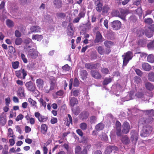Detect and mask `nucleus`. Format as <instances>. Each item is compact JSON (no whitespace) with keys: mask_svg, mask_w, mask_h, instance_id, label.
<instances>
[{"mask_svg":"<svg viewBox=\"0 0 154 154\" xmlns=\"http://www.w3.org/2000/svg\"><path fill=\"white\" fill-rule=\"evenodd\" d=\"M69 103L70 106L72 107L74 106L75 105L78 103V101L77 98L74 97L70 98Z\"/></svg>","mask_w":154,"mask_h":154,"instance_id":"nucleus-23","label":"nucleus"},{"mask_svg":"<svg viewBox=\"0 0 154 154\" xmlns=\"http://www.w3.org/2000/svg\"><path fill=\"white\" fill-rule=\"evenodd\" d=\"M121 140L123 144H128L130 142V140L127 135L122 137L121 138Z\"/></svg>","mask_w":154,"mask_h":154,"instance_id":"nucleus-25","label":"nucleus"},{"mask_svg":"<svg viewBox=\"0 0 154 154\" xmlns=\"http://www.w3.org/2000/svg\"><path fill=\"white\" fill-rule=\"evenodd\" d=\"M133 56L132 53L128 51L122 55L123 58V66H125L129 61L131 59Z\"/></svg>","mask_w":154,"mask_h":154,"instance_id":"nucleus-2","label":"nucleus"},{"mask_svg":"<svg viewBox=\"0 0 154 154\" xmlns=\"http://www.w3.org/2000/svg\"><path fill=\"white\" fill-rule=\"evenodd\" d=\"M28 102L32 105V106L33 107V108L34 109H37L38 107L36 105V103L35 101L33 100L31 98H28Z\"/></svg>","mask_w":154,"mask_h":154,"instance_id":"nucleus-36","label":"nucleus"},{"mask_svg":"<svg viewBox=\"0 0 154 154\" xmlns=\"http://www.w3.org/2000/svg\"><path fill=\"white\" fill-rule=\"evenodd\" d=\"M102 41V36L99 32H97L96 33V38L94 40L95 43H98Z\"/></svg>","mask_w":154,"mask_h":154,"instance_id":"nucleus-14","label":"nucleus"},{"mask_svg":"<svg viewBox=\"0 0 154 154\" xmlns=\"http://www.w3.org/2000/svg\"><path fill=\"white\" fill-rule=\"evenodd\" d=\"M38 54V52L36 49L32 48L29 50L27 53V55L29 57L35 59L37 57Z\"/></svg>","mask_w":154,"mask_h":154,"instance_id":"nucleus-4","label":"nucleus"},{"mask_svg":"<svg viewBox=\"0 0 154 154\" xmlns=\"http://www.w3.org/2000/svg\"><path fill=\"white\" fill-rule=\"evenodd\" d=\"M116 134L118 136H120L121 135V124L119 122L117 121L116 122Z\"/></svg>","mask_w":154,"mask_h":154,"instance_id":"nucleus-16","label":"nucleus"},{"mask_svg":"<svg viewBox=\"0 0 154 154\" xmlns=\"http://www.w3.org/2000/svg\"><path fill=\"white\" fill-rule=\"evenodd\" d=\"M32 38L33 40L40 41L43 38V36L41 35H33L32 36Z\"/></svg>","mask_w":154,"mask_h":154,"instance_id":"nucleus-27","label":"nucleus"},{"mask_svg":"<svg viewBox=\"0 0 154 154\" xmlns=\"http://www.w3.org/2000/svg\"><path fill=\"white\" fill-rule=\"evenodd\" d=\"M104 126V125L100 123L97 125L95 127V129L97 131H100L103 129Z\"/></svg>","mask_w":154,"mask_h":154,"instance_id":"nucleus-38","label":"nucleus"},{"mask_svg":"<svg viewBox=\"0 0 154 154\" xmlns=\"http://www.w3.org/2000/svg\"><path fill=\"white\" fill-rule=\"evenodd\" d=\"M110 10L109 7L107 5H105L103 7L102 13L104 14H107Z\"/></svg>","mask_w":154,"mask_h":154,"instance_id":"nucleus-34","label":"nucleus"},{"mask_svg":"<svg viewBox=\"0 0 154 154\" xmlns=\"http://www.w3.org/2000/svg\"><path fill=\"white\" fill-rule=\"evenodd\" d=\"M23 88L22 87H20L18 90V94L21 98L24 97L25 95Z\"/></svg>","mask_w":154,"mask_h":154,"instance_id":"nucleus-21","label":"nucleus"},{"mask_svg":"<svg viewBox=\"0 0 154 154\" xmlns=\"http://www.w3.org/2000/svg\"><path fill=\"white\" fill-rule=\"evenodd\" d=\"M147 47L149 50L154 49V40L148 44Z\"/></svg>","mask_w":154,"mask_h":154,"instance_id":"nucleus-49","label":"nucleus"},{"mask_svg":"<svg viewBox=\"0 0 154 154\" xmlns=\"http://www.w3.org/2000/svg\"><path fill=\"white\" fill-rule=\"evenodd\" d=\"M80 117L82 120L86 119L88 116V113L85 111L82 112L80 114Z\"/></svg>","mask_w":154,"mask_h":154,"instance_id":"nucleus-31","label":"nucleus"},{"mask_svg":"<svg viewBox=\"0 0 154 154\" xmlns=\"http://www.w3.org/2000/svg\"><path fill=\"white\" fill-rule=\"evenodd\" d=\"M131 139L132 141H136L137 140L138 133L137 131H132L131 132Z\"/></svg>","mask_w":154,"mask_h":154,"instance_id":"nucleus-10","label":"nucleus"},{"mask_svg":"<svg viewBox=\"0 0 154 154\" xmlns=\"http://www.w3.org/2000/svg\"><path fill=\"white\" fill-rule=\"evenodd\" d=\"M147 60L148 62L151 63L154 62L153 55L152 54L149 55L147 57Z\"/></svg>","mask_w":154,"mask_h":154,"instance_id":"nucleus-42","label":"nucleus"},{"mask_svg":"<svg viewBox=\"0 0 154 154\" xmlns=\"http://www.w3.org/2000/svg\"><path fill=\"white\" fill-rule=\"evenodd\" d=\"M121 26V23L119 20L114 21L112 23V27L115 30L119 29Z\"/></svg>","mask_w":154,"mask_h":154,"instance_id":"nucleus-8","label":"nucleus"},{"mask_svg":"<svg viewBox=\"0 0 154 154\" xmlns=\"http://www.w3.org/2000/svg\"><path fill=\"white\" fill-rule=\"evenodd\" d=\"M79 93V90L76 89L75 90H72L71 92V95L72 96V94H73V96L76 97L77 96Z\"/></svg>","mask_w":154,"mask_h":154,"instance_id":"nucleus-47","label":"nucleus"},{"mask_svg":"<svg viewBox=\"0 0 154 154\" xmlns=\"http://www.w3.org/2000/svg\"><path fill=\"white\" fill-rule=\"evenodd\" d=\"M96 5V9L99 12H100L102 10V4L100 2H97V3L95 4Z\"/></svg>","mask_w":154,"mask_h":154,"instance_id":"nucleus-33","label":"nucleus"},{"mask_svg":"<svg viewBox=\"0 0 154 154\" xmlns=\"http://www.w3.org/2000/svg\"><path fill=\"white\" fill-rule=\"evenodd\" d=\"M148 79L151 82L154 81V72H150L148 74Z\"/></svg>","mask_w":154,"mask_h":154,"instance_id":"nucleus-40","label":"nucleus"},{"mask_svg":"<svg viewBox=\"0 0 154 154\" xmlns=\"http://www.w3.org/2000/svg\"><path fill=\"white\" fill-rule=\"evenodd\" d=\"M66 14L65 13H58L57 14V16L60 18H64L65 17Z\"/></svg>","mask_w":154,"mask_h":154,"instance_id":"nucleus-60","label":"nucleus"},{"mask_svg":"<svg viewBox=\"0 0 154 154\" xmlns=\"http://www.w3.org/2000/svg\"><path fill=\"white\" fill-rule=\"evenodd\" d=\"M15 75L19 78L24 79L27 75V71L23 69H21L20 70L16 71Z\"/></svg>","mask_w":154,"mask_h":154,"instance_id":"nucleus-3","label":"nucleus"},{"mask_svg":"<svg viewBox=\"0 0 154 154\" xmlns=\"http://www.w3.org/2000/svg\"><path fill=\"white\" fill-rule=\"evenodd\" d=\"M152 128L149 125H146L144 126L140 132L141 137H145L148 136L151 133L152 130Z\"/></svg>","mask_w":154,"mask_h":154,"instance_id":"nucleus-1","label":"nucleus"},{"mask_svg":"<svg viewBox=\"0 0 154 154\" xmlns=\"http://www.w3.org/2000/svg\"><path fill=\"white\" fill-rule=\"evenodd\" d=\"M91 145L90 144H86L84 146V149L81 152V154H87V151L89 150L91 148Z\"/></svg>","mask_w":154,"mask_h":154,"instance_id":"nucleus-28","label":"nucleus"},{"mask_svg":"<svg viewBox=\"0 0 154 154\" xmlns=\"http://www.w3.org/2000/svg\"><path fill=\"white\" fill-rule=\"evenodd\" d=\"M41 131L43 134H45L47 131L48 127L45 124H42L41 127Z\"/></svg>","mask_w":154,"mask_h":154,"instance_id":"nucleus-35","label":"nucleus"},{"mask_svg":"<svg viewBox=\"0 0 154 154\" xmlns=\"http://www.w3.org/2000/svg\"><path fill=\"white\" fill-rule=\"evenodd\" d=\"M8 147L7 145H5L2 151L3 154H8Z\"/></svg>","mask_w":154,"mask_h":154,"instance_id":"nucleus-55","label":"nucleus"},{"mask_svg":"<svg viewBox=\"0 0 154 154\" xmlns=\"http://www.w3.org/2000/svg\"><path fill=\"white\" fill-rule=\"evenodd\" d=\"M38 119L39 122H44L46 121L47 118L45 116L41 115Z\"/></svg>","mask_w":154,"mask_h":154,"instance_id":"nucleus-51","label":"nucleus"},{"mask_svg":"<svg viewBox=\"0 0 154 154\" xmlns=\"http://www.w3.org/2000/svg\"><path fill=\"white\" fill-rule=\"evenodd\" d=\"M118 148L116 146H107L105 152V154H110L112 151L116 152L118 151Z\"/></svg>","mask_w":154,"mask_h":154,"instance_id":"nucleus-5","label":"nucleus"},{"mask_svg":"<svg viewBox=\"0 0 154 154\" xmlns=\"http://www.w3.org/2000/svg\"><path fill=\"white\" fill-rule=\"evenodd\" d=\"M144 21L146 23L150 24L152 23L153 21L151 18H149L147 19H145Z\"/></svg>","mask_w":154,"mask_h":154,"instance_id":"nucleus-59","label":"nucleus"},{"mask_svg":"<svg viewBox=\"0 0 154 154\" xmlns=\"http://www.w3.org/2000/svg\"><path fill=\"white\" fill-rule=\"evenodd\" d=\"M0 121L2 125H5V124L6 121V116L4 112L1 115Z\"/></svg>","mask_w":154,"mask_h":154,"instance_id":"nucleus-30","label":"nucleus"},{"mask_svg":"<svg viewBox=\"0 0 154 154\" xmlns=\"http://www.w3.org/2000/svg\"><path fill=\"white\" fill-rule=\"evenodd\" d=\"M143 69L146 71H149L151 69V66L147 63H144L142 65Z\"/></svg>","mask_w":154,"mask_h":154,"instance_id":"nucleus-22","label":"nucleus"},{"mask_svg":"<svg viewBox=\"0 0 154 154\" xmlns=\"http://www.w3.org/2000/svg\"><path fill=\"white\" fill-rule=\"evenodd\" d=\"M87 72L85 70H82L80 72V76L81 78L83 80H84L87 77Z\"/></svg>","mask_w":154,"mask_h":154,"instance_id":"nucleus-29","label":"nucleus"},{"mask_svg":"<svg viewBox=\"0 0 154 154\" xmlns=\"http://www.w3.org/2000/svg\"><path fill=\"white\" fill-rule=\"evenodd\" d=\"M105 46L107 48H110L113 45L112 42L109 41H106L104 42Z\"/></svg>","mask_w":154,"mask_h":154,"instance_id":"nucleus-39","label":"nucleus"},{"mask_svg":"<svg viewBox=\"0 0 154 154\" xmlns=\"http://www.w3.org/2000/svg\"><path fill=\"white\" fill-rule=\"evenodd\" d=\"M135 97L136 99H140L142 100L146 101L149 100L146 95H144L142 93H138L136 94Z\"/></svg>","mask_w":154,"mask_h":154,"instance_id":"nucleus-9","label":"nucleus"},{"mask_svg":"<svg viewBox=\"0 0 154 154\" xmlns=\"http://www.w3.org/2000/svg\"><path fill=\"white\" fill-rule=\"evenodd\" d=\"M36 86L39 89H42L44 82L42 79H37L36 81Z\"/></svg>","mask_w":154,"mask_h":154,"instance_id":"nucleus-15","label":"nucleus"},{"mask_svg":"<svg viewBox=\"0 0 154 154\" xmlns=\"http://www.w3.org/2000/svg\"><path fill=\"white\" fill-rule=\"evenodd\" d=\"M41 106H43L45 108L46 106V103L42 99L40 98L39 100Z\"/></svg>","mask_w":154,"mask_h":154,"instance_id":"nucleus-54","label":"nucleus"},{"mask_svg":"<svg viewBox=\"0 0 154 154\" xmlns=\"http://www.w3.org/2000/svg\"><path fill=\"white\" fill-rule=\"evenodd\" d=\"M6 23L7 26L9 27H11L14 26V23L10 20L8 19L6 21Z\"/></svg>","mask_w":154,"mask_h":154,"instance_id":"nucleus-44","label":"nucleus"},{"mask_svg":"<svg viewBox=\"0 0 154 154\" xmlns=\"http://www.w3.org/2000/svg\"><path fill=\"white\" fill-rule=\"evenodd\" d=\"M79 84V80L77 78H75L74 80L73 85L75 87L78 86Z\"/></svg>","mask_w":154,"mask_h":154,"instance_id":"nucleus-61","label":"nucleus"},{"mask_svg":"<svg viewBox=\"0 0 154 154\" xmlns=\"http://www.w3.org/2000/svg\"><path fill=\"white\" fill-rule=\"evenodd\" d=\"M21 58L24 63H27L28 62L27 59L25 55L23 54H21Z\"/></svg>","mask_w":154,"mask_h":154,"instance_id":"nucleus-58","label":"nucleus"},{"mask_svg":"<svg viewBox=\"0 0 154 154\" xmlns=\"http://www.w3.org/2000/svg\"><path fill=\"white\" fill-rule=\"evenodd\" d=\"M91 73L92 76L95 79H98L101 78V75L97 71L91 70Z\"/></svg>","mask_w":154,"mask_h":154,"instance_id":"nucleus-19","label":"nucleus"},{"mask_svg":"<svg viewBox=\"0 0 154 154\" xmlns=\"http://www.w3.org/2000/svg\"><path fill=\"white\" fill-rule=\"evenodd\" d=\"M145 34L146 35L148 38L152 37L153 35V32L150 31L149 29H146L145 31Z\"/></svg>","mask_w":154,"mask_h":154,"instance_id":"nucleus-41","label":"nucleus"},{"mask_svg":"<svg viewBox=\"0 0 154 154\" xmlns=\"http://www.w3.org/2000/svg\"><path fill=\"white\" fill-rule=\"evenodd\" d=\"M111 81V79L110 78H105L103 82V85H107Z\"/></svg>","mask_w":154,"mask_h":154,"instance_id":"nucleus-53","label":"nucleus"},{"mask_svg":"<svg viewBox=\"0 0 154 154\" xmlns=\"http://www.w3.org/2000/svg\"><path fill=\"white\" fill-rule=\"evenodd\" d=\"M152 119V118L151 117H150L149 119H141L139 122V125H143L147 123H149L151 122Z\"/></svg>","mask_w":154,"mask_h":154,"instance_id":"nucleus-20","label":"nucleus"},{"mask_svg":"<svg viewBox=\"0 0 154 154\" xmlns=\"http://www.w3.org/2000/svg\"><path fill=\"white\" fill-rule=\"evenodd\" d=\"M81 149L79 146H77L75 148V151L76 154H81Z\"/></svg>","mask_w":154,"mask_h":154,"instance_id":"nucleus-56","label":"nucleus"},{"mask_svg":"<svg viewBox=\"0 0 154 154\" xmlns=\"http://www.w3.org/2000/svg\"><path fill=\"white\" fill-rule=\"evenodd\" d=\"M11 64L13 68L14 69H16L18 68L19 63L18 61L13 62H12Z\"/></svg>","mask_w":154,"mask_h":154,"instance_id":"nucleus-43","label":"nucleus"},{"mask_svg":"<svg viewBox=\"0 0 154 154\" xmlns=\"http://www.w3.org/2000/svg\"><path fill=\"white\" fill-rule=\"evenodd\" d=\"M101 71L103 74H106L108 73L109 70L106 68H103L101 69Z\"/></svg>","mask_w":154,"mask_h":154,"instance_id":"nucleus-62","label":"nucleus"},{"mask_svg":"<svg viewBox=\"0 0 154 154\" xmlns=\"http://www.w3.org/2000/svg\"><path fill=\"white\" fill-rule=\"evenodd\" d=\"M22 39L20 38H17L15 39V43L16 45H20L22 42Z\"/></svg>","mask_w":154,"mask_h":154,"instance_id":"nucleus-52","label":"nucleus"},{"mask_svg":"<svg viewBox=\"0 0 154 154\" xmlns=\"http://www.w3.org/2000/svg\"><path fill=\"white\" fill-rule=\"evenodd\" d=\"M111 14L113 16H118L119 17L120 16L119 11L118 10H113L111 13Z\"/></svg>","mask_w":154,"mask_h":154,"instance_id":"nucleus-48","label":"nucleus"},{"mask_svg":"<svg viewBox=\"0 0 154 154\" xmlns=\"http://www.w3.org/2000/svg\"><path fill=\"white\" fill-rule=\"evenodd\" d=\"M134 93L133 91H131L128 95L127 96V98L129 97V98L128 99H126V100L128 101L131 99H133L134 97Z\"/></svg>","mask_w":154,"mask_h":154,"instance_id":"nucleus-45","label":"nucleus"},{"mask_svg":"<svg viewBox=\"0 0 154 154\" xmlns=\"http://www.w3.org/2000/svg\"><path fill=\"white\" fill-rule=\"evenodd\" d=\"M23 118V115L20 114L17 116L16 119V121H18L19 120L22 119Z\"/></svg>","mask_w":154,"mask_h":154,"instance_id":"nucleus-64","label":"nucleus"},{"mask_svg":"<svg viewBox=\"0 0 154 154\" xmlns=\"http://www.w3.org/2000/svg\"><path fill=\"white\" fill-rule=\"evenodd\" d=\"M80 127L83 130H85L87 128V125L85 123H82L80 125Z\"/></svg>","mask_w":154,"mask_h":154,"instance_id":"nucleus-57","label":"nucleus"},{"mask_svg":"<svg viewBox=\"0 0 154 154\" xmlns=\"http://www.w3.org/2000/svg\"><path fill=\"white\" fill-rule=\"evenodd\" d=\"M25 86L27 89L31 91H33L35 88V87L32 82L31 81L26 82L25 84Z\"/></svg>","mask_w":154,"mask_h":154,"instance_id":"nucleus-12","label":"nucleus"},{"mask_svg":"<svg viewBox=\"0 0 154 154\" xmlns=\"http://www.w3.org/2000/svg\"><path fill=\"white\" fill-rule=\"evenodd\" d=\"M74 32V28L72 25L70 24L67 27V33L69 36H72L73 35Z\"/></svg>","mask_w":154,"mask_h":154,"instance_id":"nucleus-13","label":"nucleus"},{"mask_svg":"<svg viewBox=\"0 0 154 154\" xmlns=\"http://www.w3.org/2000/svg\"><path fill=\"white\" fill-rule=\"evenodd\" d=\"M145 87L146 89L149 91H152L154 88V85H153L149 82H147L146 83Z\"/></svg>","mask_w":154,"mask_h":154,"instance_id":"nucleus-24","label":"nucleus"},{"mask_svg":"<svg viewBox=\"0 0 154 154\" xmlns=\"http://www.w3.org/2000/svg\"><path fill=\"white\" fill-rule=\"evenodd\" d=\"M5 103L6 106H9L11 102V100L9 97L6 98L5 99Z\"/></svg>","mask_w":154,"mask_h":154,"instance_id":"nucleus-63","label":"nucleus"},{"mask_svg":"<svg viewBox=\"0 0 154 154\" xmlns=\"http://www.w3.org/2000/svg\"><path fill=\"white\" fill-rule=\"evenodd\" d=\"M51 18L50 16L49 15H45L43 17H42V20L46 22H49V21L51 20Z\"/></svg>","mask_w":154,"mask_h":154,"instance_id":"nucleus-46","label":"nucleus"},{"mask_svg":"<svg viewBox=\"0 0 154 154\" xmlns=\"http://www.w3.org/2000/svg\"><path fill=\"white\" fill-rule=\"evenodd\" d=\"M85 9L84 8H82L80 11L78 17L81 19L83 18L85 16Z\"/></svg>","mask_w":154,"mask_h":154,"instance_id":"nucleus-32","label":"nucleus"},{"mask_svg":"<svg viewBox=\"0 0 154 154\" xmlns=\"http://www.w3.org/2000/svg\"><path fill=\"white\" fill-rule=\"evenodd\" d=\"M98 53L101 55H104L105 54V50L104 48L102 46H99L97 48Z\"/></svg>","mask_w":154,"mask_h":154,"instance_id":"nucleus-37","label":"nucleus"},{"mask_svg":"<svg viewBox=\"0 0 154 154\" xmlns=\"http://www.w3.org/2000/svg\"><path fill=\"white\" fill-rule=\"evenodd\" d=\"M85 66L86 68L91 69L97 68L99 66V63H87L85 64Z\"/></svg>","mask_w":154,"mask_h":154,"instance_id":"nucleus-7","label":"nucleus"},{"mask_svg":"<svg viewBox=\"0 0 154 154\" xmlns=\"http://www.w3.org/2000/svg\"><path fill=\"white\" fill-rule=\"evenodd\" d=\"M68 118L67 119V125H68L70 123L71 124H72V119L70 115L69 114H68Z\"/></svg>","mask_w":154,"mask_h":154,"instance_id":"nucleus-50","label":"nucleus"},{"mask_svg":"<svg viewBox=\"0 0 154 154\" xmlns=\"http://www.w3.org/2000/svg\"><path fill=\"white\" fill-rule=\"evenodd\" d=\"M41 28L38 26H32L30 28V32L29 33V34H30L31 32H40Z\"/></svg>","mask_w":154,"mask_h":154,"instance_id":"nucleus-17","label":"nucleus"},{"mask_svg":"<svg viewBox=\"0 0 154 154\" xmlns=\"http://www.w3.org/2000/svg\"><path fill=\"white\" fill-rule=\"evenodd\" d=\"M130 125L129 123L126 122H124L122 125V132L125 134L128 133L129 131Z\"/></svg>","mask_w":154,"mask_h":154,"instance_id":"nucleus-6","label":"nucleus"},{"mask_svg":"<svg viewBox=\"0 0 154 154\" xmlns=\"http://www.w3.org/2000/svg\"><path fill=\"white\" fill-rule=\"evenodd\" d=\"M51 81L50 82V90L51 91L53 90L55 88L56 84V78L54 77H51V78H50Z\"/></svg>","mask_w":154,"mask_h":154,"instance_id":"nucleus-11","label":"nucleus"},{"mask_svg":"<svg viewBox=\"0 0 154 154\" xmlns=\"http://www.w3.org/2000/svg\"><path fill=\"white\" fill-rule=\"evenodd\" d=\"M53 3L56 8H59L62 6V2L61 0H53Z\"/></svg>","mask_w":154,"mask_h":154,"instance_id":"nucleus-18","label":"nucleus"},{"mask_svg":"<svg viewBox=\"0 0 154 154\" xmlns=\"http://www.w3.org/2000/svg\"><path fill=\"white\" fill-rule=\"evenodd\" d=\"M143 114L146 115H149L151 117L154 116V110L152 109L149 110L143 111Z\"/></svg>","mask_w":154,"mask_h":154,"instance_id":"nucleus-26","label":"nucleus"}]
</instances>
